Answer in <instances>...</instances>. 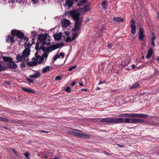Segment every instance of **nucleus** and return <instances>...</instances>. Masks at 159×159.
Instances as JSON below:
<instances>
[{
  "label": "nucleus",
  "instance_id": "obj_1",
  "mask_svg": "<svg viewBox=\"0 0 159 159\" xmlns=\"http://www.w3.org/2000/svg\"><path fill=\"white\" fill-rule=\"evenodd\" d=\"M69 15L75 20L74 28L72 30L74 32L78 31L81 28L82 23V19L80 17V14L78 9L69 11Z\"/></svg>",
  "mask_w": 159,
  "mask_h": 159
},
{
  "label": "nucleus",
  "instance_id": "obj_2",
  "mask_svg": "<svg viewBox=\"0 0 159 159\" xmlns=\"http://www.w3.org/2000/svg\"><path fill=\"white\" fill-rule=\"evenodd\" d=\"M100 121L102 123H115L118 124L120 121V119H117V118H108L100 119Z\"/></svg>",
  "mask_w": 159,
  "mask_h": 159
},
{
  "label": "nucleus",
  "instance_id": "obj_3",
  "mask_svg": "<svg viewBox=\"0 0 159 159\" xmlns=\"http://www.w3.org/2000/svg\"><path fill=\"white\" fill-rule=\"evenodd\" d=\"M48 36H49V34H40L38 36L37 40L39 41L40 43H42V42L46 40Z\"/></svg>",
  "mask_w": 159,
  "mask_h": 159
},
{
  "label": "nucleus",
  "instance_id": "obj_4",
  "mask_svg": "<svg viewBox=\"0 0 159 159\" xmlns=\"http://www.w3.org/2000/svg\"><path fill=\"white\" fill-rule=\"evenodd\" d=\"M40 43L38 42H37L35 44V50L38 51V52H39L40 53V51L41 50H42L43 52H44L45 50V47L43 46V44L41 45V46L39 47V44H40Z\"/></svg>",
  "mask_w": 159,
  "mask_h": 159
},
{
  "label": "nucleus",
  "instance_id": "obj_5",
  "mask_svg": "<svg viewBox=\"0 0 159 159\" xmlns=\"http://www.w3.org/2000/svg\"><path fill=\"white\" fill-rule=\"evenodd\" d=\"M6 41L7 43H10L11 44L15 42L13 36L10 35H7L6 38Z\"/></svg>",
  "mask_w": 159,
  "mask_h": 159
},
{
  "label": "nucleus",
  "instance_id": "obj_6",
  "mask_svg": "<svg viewBox=\"0 0 159 159\" xmlns=\"http://www.w3.org/2000/svg\"><path fill=\"white\" fill-rule=\"evenodd\" d=\"M25 57L22 54H19L17 55L16 58L18 61L21 62L25 61Z\"/></svg>",
  "mask_w": 159,
  "mask_h": 159
},
{
  "label": "nucleus",
  "instance_id": "obj_7",
  "mask_svg": "<svg viewBox=\"0 0 159 159\" xmlns=\"http://www.w3.org/2000/svg\"><path fill=\"white\" fill-rule=\"evenodd\" d=\"M8 67L11 68L16 69L17 67V65L14 61H12L7 63Z\"/></svg>",
  "mask_w": 159,
  "mask_h": 159
},
{
  "label": "nucleus",
  "instance_id": "obj_8",
  "mask_svg": "<svg viewBox=\"0 0 159 159\" xmlns=\"http://www.w3.org/2000/svg\"><path fill=\"white\" fill-rule=\"evenodd\" d=\"M70 25V22L69 20L67 19H64L62 21V25L63 27H67Z\"/></svg>",
  "mask_w": 159,
  "mask_h": 159
},
{
  "label": "nucleus",
  "instance_id": "obj_9",
  "mask_svg": "<svg viewBox=\"0 0 159 159\" xmlns=\"http://www.w3.org/2000/svg\"><path fill=\"white\" fill-rule=\"evenodd\" d=\"M30 48H25L22 52V54L25 57H27L30 54Z\"/></svg>",
  "mask_w": 159,
  "mask_h": 159
},
{
  "label": "nucleus",
  "instance_id": "obj_10",
  "mask_svg": "<svg viewBox=\"0 0 159 159\" xmlns=\"http://www.w3.org/2000/svg\"><path fill=\"white\" fill-rule=\"evenodd\" d=\"M74 3L75 2L74 0H66L65 2V5L70 7L73 6Z\"/></svg>",
  "mask_w": 159,
  "mask_h": 159
},
{
  "label": "nucleus",
  "instance_id": "obj_11",
  "mask_svg": "<svg viewBox=\"0 0 159 159\" xmlns=\"http://www.w3.org/2000/svg\"><path fill=\"white\" fill-rule=\"evenodd\" d=\"M56 49L54 45H51V46L45 48L44 52L48 53L49 52Z\"/></svg>",
  "mask_w": 159,
  "mask_h": 159
},
{
  "label": "nucleus",
  "instance_id": "obj_12",
  "mask_svg": "<svg viewBox=\"0 0 159 159\" xmlns=\"http://www.w3.org/2000/svg\"><path fill=\"white\" fill-rule=\"evenodd\" d=\"M75 3L78 2L79 0H74ZM88 0H80L77 3V5L78 6H83L84 4H85Z\"/></svg>",
  "mask_w": 159,
  "mask_h": 159
},
{
  "label": "nucleus",
  "instance_id": "obj_13",
  "mask_svg": "<svg viewBox=\"0 0 159 159\" xmlns=\"http://www.w3.org/2000/svg\"><path fill=\"white\" fill-rule=\"evenodd\" d=\"M117 119H120V122H118V123H121L124 122L126 123H131V118H126L124 119L123 118H117Z\"/></svg>",
  "mask_w": 159,
  "mask_h": 159
},
{
  "label": "nucleus",
  "instance_id": "obj_14",
  "mask_svg": "<svg viewBox=\"0 0 159 159\" xmlns=\"http://www.w3.org/2000/svg\"><path fill=\"white\" fill-rule=\"evenodd\" d=\"M90 4L88 3L84 7L81 8L80 9L82 10V11L83 12H86L88 11L90 9Z\"/></svg>",
  "mask_w": 159,
  "mask_h": 159
},
{
  "label": "nucleus",
  "instance_id": "obj_15",
  "mask_svg": "<svg viewBox=\"0 0 159 159\" xmlns=\"http://www.w3.org/2000/svg\"><path fill=\"white\" fill-rule=\"evenodd\" d=\"M40 73L38 71H35V73L32 75H29L30 78L33 79H37L40 76Z\"/></svg>",
  "mask_w": 159,
  "mask_h": 159
},
{
  "label": "nucleus",
  "instance_id": "obj_16",
  "mask_svg": "<svg viewBox=\"0 0 159 159\" xmlns=\"http://www.w3.org/2000/svg\"><path fill=\"white\" fill-rule=\"evenodd\" d=\"M144 120L142 119L136 118H131V123H136L143 122Z\"/></svg>",
  "mask_w": 159,
  "mask_h": 159
},
{
  "label": "nucleus",
  "instance_id": "obj_17",
  "mask_svg": "<svg viewBox=\"0 0 159 159\" xmlns=\"http://www.w3.org/2000/svg\"><path fill=\"white\" fill-rule=\"evenodd\" d=\"M153 51L152 48H149L148 51L147 53L146 56V58L147 59L151 57Z\"/></svg>",
  "mask_w": 159,
  "mask_h": 159
},
{
  "label": "nucleus",
  "instance_id": "obj_18",
  "mask_svg": "<svg viewBox=\"0 0 159 159\" xmlns=\"http://www.w3.org/2000/svg\"><path fill=\"white\" fill-rule=\"evenodd\" d=\"M22 89L24 91L30 93H34V92L32 89L28 88L27 87H22Z\"/></svg>",
  "mask_w": 159,
  "mask_h": 159
},
{
  "label": "nucleus",
  "instance_id": "obj_19",
  "mask_svg": "<svg viewBox=\"0 0 159 159\" xmlns=\"http://www.w3.org/2000/svg\"><path fill=\"white\" fill-rule=\"evenodd\" d=\"M62 35V34L61 32L59 33L58 34H54V39L56 40H60L61 39Z\"/></svg>",
  "mask_w": 159,
  "mask_h": 159
},
{
  "label": "nucleus",
  "instance_id": "obj_20",
  "mask_svg": "<svg viewBox=\"0 0 159 159\" xmlns=\"http://www.w3.org/2000/svg\"><path fill=\"white\" fill-rule=\"evenodd\" d=\"M112 20L114 22H123L124 19L121 17H113Z\"/></svg>",
  "mask_w": 159,
  "mask_h": 159
},
{
  "label": "nucleus",
  "instance_id": "obj_21",
  "mask_svg": "<svg viewBox=\"0 0 159 159\" xmlns=\"http://www.w3.org/2000/svg\"><path fill=\"white\" fill-rule=\"evenodd\" d=\"M25 34L24 33L20 30H17L16 36L19 39H22L24 37Z\"/></svg>",
  "mask_w": 159,
  "mask_h": 159
},
{
  "label": "nucleus",
  "instance_id": "obj_22",
  "mask_svg": "<svg viewBox=\"0 0 159 159\" xmlns=\"http://www.w3.org/2000/svg\"><path fill=\"white\" fill-rule=\"evenodd\" d=\"M38 63L36 61H30L27 63V65L30 67L32 66H35L37 65Z\"/></svg>",
  "mask_w": 159,
  "mask_h": 159
},
{
  "label": "nucleus",
  "instance_id": "obj_23",
  "mask_svg": "<svg viewBox=\"0 0 159 159\" xmlns=\"http://www.w3.org/2000/svg\"><path fill=\"white\" fill-rule=\"evenodd\" d=\"M2 59L4 61L8 62H10L12 60V59L11 57H3Z\"/></svg>",
  "mask_w": 159,
  "mask_h": 159
},
{
  "label": "nucleus",
  "instance_id": "obj_24",
  "mask_svg": "<svg viewBox=\"0 0 159 159\" xmlns=\"http://www.w3.org/2000/svg\"><path fill=\"white\" fill-rule=\"evenodd\" d=\"M90 135L88 134L81 133L80 138L84 139H89L90 138Z\"/></svg>",
  "mask_w": 159,
  "mask_h": 159
},
{
  "label": "nucleus",
  "instance_id": "obj_25",
  "mask_svg": "<svg viewBox=\"0 0 159 159\" xmlns=\"http://www.w3.org/2000/svg\"><path fill=\"white\" fill-rule=\"evenodd\" d=\"M148 115L145 114H136L135 117L145 118Z\"/></svg>",
  "mask_w": 159,
  "mask_h": 159
},
{
  "label": "nucleus",
  "instance_id": "obj_26",
  "mask_svg": "<svg viewBox=\"0 0 159 159\" xmlns=\"http://www.w3.org/2000/svg\"><path fill=\"white\" fill-rule=\"evenodd\" d=\"M39 57V55L38 52H36L35 53V57L32 58V60L34 61H36L37 62Z\"/></svg>",
  "mask_w": 159,
  "mask_h": 159
},
{
  "label": "nucleus",
  "instance_id": "obj_27",
  "mask_svg": "<svg viewBox=\"0 0 159 159\" xmlns=\"http://www.w3.org/2000/svg\"><path fill=\"white\" fill-rule=\"evenodd\" d=\"M131 33L133 34H134L136 33V26L135 25H133L131 26Z\"/></svg>",
  "mask_w": 159,
  "mask_h": 159
},
{
  "label": "nucleus",
  "instance_id": "obj_28",
  "mask_svg": "<svg viewBox=\"0 0 159 159\" xmlns=\"http://www.w3.org/2000/svg\"><path fill=\"white\" fill-rule=\"evenodd\" d=\"M102 6L103 8L104 9H107V1H104L102 2Z\"/></svg>",
  "mask_w": 159,
  "mask_h": 159
},
{
  "label": "nucleus",
  "instance_id": "obj_29",
  "mask_svg": "<svg viewBox=\"0 0 159 159\" xmlns=\"http://www.w3.org/2000/svg\"><path fill=\"white\" fill-rule=\"evenodd\" d=\"M81 133H78L76 132L73 131L71 132V134L73 135L78 137L80 138Z\"/></svg>",
  "mask_w": 159,
  "mask_h": 159
},
{
  "label": "nucleus",
  "instance_id": "obj_30",
  "mask_svg": "<svg viewBox=\"0 0 159 159\" xmlns=\"http://www.w3.org/2000/svg\"><path fill=\"white\" fill-rule=\"evenodd\" d=\"M50 70L49 67L48 66L42 68V72L44 73H45Z\"/></svg>",
  "mask_w": 159,
  "mask_h": 159
},
{
  "label": "nucleus",
  "instance_id": "obj_31",
  "mask_svg": "<svg viewBox=\"0 0 159 159\" xmlns=\"http://www.w3.org/2000/svg\"><path fill=\"white\" fill-rule=\"evenodd\" d=\"M44 60V58L43 57H42V56L41 57L39 55V59L37 62L39 64H40Z\"/></svg>",
  "mask_w": 159,
  "mask_h": 159
},
{
  "label": "nucleus",
  "instance_id": "obj_32",
  "mask_svg": "<svg viewBox=\"0 0 159 159\" xmlns=\"http://www.w3.org/2000/svg\"><path fill=\"white\" fill-rule=\"evenodd\" d=\"M64 45V43H57L56 44H54V45L55 46V48L56 49H57L61 46H63Z\"/></svg>",
  "mask_w": 159,
  "mask_h": 159
},
{
  "label": "nucleus",
  "instance_id": "obj_33",
  "mask_svg": "<svg viewBox=\"0 0 159 159\" xmlns=\"http://www.w3.org/2000/svg\"><path fill=\"white\" fill-rule=\"evenodd\" d=\"M17 30H11V34L12 36H13L17 35Z\"/></svg>",
  "mask_w": 159,
  "mask_h": 159
},
{
  "label": "nucleus",
  "instance_id": "obj_34",
  "mask_svg": "<svg viewBox=\"0 0 159 159\" xmlns=\"http://www.w3.org/2000/svg\"><path fill=\"white\" fill-rule=\"evenodd\" d=\"M73 41V40L72 38H71L69 37H67L65 39V41L68 43L71 42Z\"/></svg>",
  "mask_w": 159,
  "mask_h": 159
},
{
  "label": "nucleus",
  "instance_id": "obj_35",
  "mask_svg": "<svg viewBox=\"0 0 159 159\" xmlns=\"http://www.w3.org/2000/svg\"><path fill=\"white\" fill-rule=\"evenodd\" d=\"M139 86V84L136 83L135 84L133 85V86H131L130 87V89H134L136 88L137 87H138Z\"/></svg>",
  "mask_w": 159,
  "mask_h": 159
},
{
  "label": "nucleus",
  "instance_id": "obj_36",
  "mask_svg": "<svg viewBox=\"0 0 159 159\" xmlns=\"http://www.w3.org/2000/svg\"><path fill=\"white\" fill-rule=\"evenodd\" d=\"M144 35L143 34H139L138 38L140 40H143L144 37Z\"/></svg>",
  "mask_w": 159,
  "mask_h": 159
},
{
  "label": "nucleus",
  "instance_id": "obj_37",
  "mask_svg": "<svg viewBox=\"0 0 159 159\" xmlns=\"http://www.w3.org/2000/svg\"><path fill=\"white\" fill-rule=\"evenodd\" d=\"M127 117H135L136 113H128L127 114Z\"/></svg>",
  "mask_w": 159,
  "mask_h": 159
},
{
  "label": "nucleus",
  "instance_id": "obj_38",
  "mask_svg": "<svg viewBox=\"0 0 159 159\" xmlns=\"http://www.w3.org/2000/svg\"><path fill=\"white\" fill-rule=\"evenodd\" d=\"M44 52V53L42 54V57H43L44 58H45V59H46L48 57V52Z\"/></svg>",
  "mask_w": 159,
  "mask_h": 159
},
{
  "label": "nucleus",
  "instance_id": "obj_39",
  "mask_svg": "<svg viewBox=\"0 0 159 159\" xmlns=\"http://www.w3.org/2000/svg\"><path fill=\"white\" fill-rule=\"evenodd\" d=\"M77 67V66L76 65H74L73 66H71L69 67V69H68V70L69 71H71L73 69H75Z\"/></svg>",
  "mask_w": 159,
  "mask_h": 159
},
{
  "label": "nucleus",
  "instance_id": "obj_40",
  "mask_svg": "<svg viewBox=\"0 0 159 159\" xmlns=\"http://www.w3.org/2000/svg\"><path fill=\"white\" fill-rule=\"evenodd\" d=\"M24 46H26L27 47H28V48H30V47L31 46V44H30V43H24Z\"/></svg>",
  "mask_w": 159,
  "mask_h": 159
},
{
  "label": "nucleus",
  "instance_id": "obj_41",
  "mask_svg": "<svg viewBox=\"0 0 159 159\" xmlns=\"http://www.w3.org/2000/svg\"><path fill=\"white\" fill-rule=\"evenodd\" d=\"M60 56L59 55H56L53 59L52 60L53 61V62H54L57 59L59 58H60Z\"/></svg>",
  "mask_w": 159,
  "mask_h": 159
},
{
  "label": "nucleus",
  "instance_id": "obj_42",
  "mask_svg": "<svg viewBox=\"0 0 159 159\" xmlns=\"http://www.w3.org/2000/svg\"><path fill=\"white\" fill-rule=\"evenodd\" d=\"M12 151L13 153L16 156L18 157L19 156L18 155V153L14 149L12 148Z\"/></svg>",
  "mask_w": 159,
  "mask_h": 159
},
{
  "label": "nucleus",
  "instance_id": "obj_43",
  "mask_svg": "<svg viewBox=\"0 0 159 159\" xmlns=\"http://www.w3.org/2000/svg\"><path fill=\"white\" fill-rule=\"evenodd\" d=\"M130 26H132V25H135V22L134 20L133 19V18H132V20H131L130 21Z\"/></svg>",
  "mask_w": 159,
  "mask_h": 159
},
{
  "label": "nucleus",
  "instance_id": "obj_44",
  "mask_svg": "<svg viewBox=\"0 0 159 159\" xmlns=\"http://www.w3.org/2000/svg\"><path fill=\"white\" fill-rule=\"evenodd\" d=\"M9 120L8 119H7L5 118H4L3 117L0 116V121H6L7 122H8Z\"/></svg>",
  "mask_w": 159,
  "mask_h": 159
},
{
  "label": "nucleus",
  "instance_id": "obj_45",
  "mask_svg": "<svg viewBox=\"0 0 159 159\" xmlns=\"http://www.w3.org/2000/svg\"><path fill=\"white\" fill-rule=\"evenodd\" d=\"M77 34H78L77 33H75L73 34L72 38L73 40L77 37Z\"/></svg>",
  "mask_w": 159,
  "mask_h": 159
},
{
  "label": "nucleus",
  "instance_id": "obj_46",
  "mask_svg": "<svg viewBox=\"0 0 159 159\" xmlns=\"http://www.w3.org/2000/svg\"><path fill=\"white\" fill-rule=\"evenodd\" d=\"M65 91L68 93H70L71 92V89L69 87H67L65 89Z\"/></svg>",
  "mask_w": 159,
  "mask_h": 159
},
{
  "label": "nucleus",
  "instance_id": "obj_47",
  "mask_svg": "<svg viewBox=\"0 0 159 159\" xmlns=\"http://www.w3.org/2000/svg\"><path fill=\"white\" fill-rule=\"evenodd\" d=\"M24 155L27 159H30L29 156L30 155V154L29 153H28V152H26L24 154Z\"/></svg>",
  "mask_w": 159,
  "mask_h": 159
},
{
  "label": "nucleus",
  "instance_id": "obj_48",
  "mask_svg": "<svg viewBox=\"0 0 159 159\" xmlns=\"http://www.w3.org/2000/svg\"><path fill=\"white\" fill-rule=\"evenodd\" d=\"M26 79L29 83H33L34 82V80L32 79L27 78H26Z\"/></svg>",
  "mask_w": 159,
  "mask_h": 159
},
{
  "label": "nucleus",
  "instance_id": "obj_49",
  "mask_svg": "<svg viewBox=\"0 0 159 159\" xmlns=\"http://www.w3.org/2000/svg\"><path fill=\"white\" fill-rule=\"evenodd\" d=\"M139 34H143V31L142 28H139Z\"/></svg>",
  "mask_w": 159,
  "mask_h": 159
},
{
  "label": "nucleus",
  "instance_id": "obj_50",
  "mask_svg": "<svg viewBox=\"0 0 159 159\" xmlns=\"http://www.w3.org/2000/svg\"><path fill=\"white\" fill-rule=\"evenodd\" d=\"M61 77L60 76L58 75L56 77L55 80H61Z\"/></svg>",
  "mask_w": 159,
  "mask_h": 159
},
{
  "label": "nucleus",
  "instance_id": "obj_51",
  "mask_svg": "<svg viewBox=\"0 0 159 159\" xmlns=\"http://www.w3.org/2000/svg\"><path fill=\"white\" fill-rule=\"evenodd\" d=\"M31 33L32 34L33 37H34L36 35V32L35 31H31Z\"/></svg>",
  "mask_w": 159,
  "mask_h": 159
},
{
  "label": "nucleus",
  "instance_id": "obj_52",
  "mask_svg": "<svg viewBox=\"0 0 159 159\" xmlns=\"http://www.w3.org/2000/svg\"><path fill=\"white\" fill-rule=\"evenodd\" d=\"M20 65L22 68H24L25 67V63L24 62L22 63Z\"/></svg>",
  "mask_w": 159,
  "mask_h": 159
},
{
  "label": "nucleus",
  "instance_id": "obj_53",
  "mask_svg": "<svg viewBox=\"0 0 159 159\" xmlns=\"http://www.w3.org/2000/svg\"><path fill=\"white\" fill-rule=\"evenodd\" d=\"M59 55L60 56V57L61 56V57L63 58L65 56L64 54L62 52H61L60 54V55Z\"/></svg>",
  "mask_w": 159,
  "mask_h": 159
},
{
  "label": "nucleus",
  "instance_id": "obj_54",
  "mask_svg": "<svg viewBox=\"0 0 159 159\" xmlns=\"http://www.w3.org/2000/svg\"><path fill=\"white\" fill-rule=\"evenodd\" d=\"M42 43H43V45H47V42L46 41V40L44 41L43 42H42Z\"/></svg>",
  "mask_w": 159,
  "mask_h": 159
},
{
  "label": "nucleus",
  "instance_id": "obj_55",
  "mask_svg": "<svg viewBox=\"0 0 159 159\" xmlns=\"http://www.w3.org/2000/svg\"><path fill=\"white\" fill-rule=\"evenodd\" d=\"M0 69H3V70H5V68L4 67H3L2 66V65L0 64Z\"/></svg>",
  "mask_w": 159,
  "mask_h": 159
},
{
  "label": "nucleus",
  "instance_id": "obj_56",
  "mask_svg": "<svg viewBox=\"0 0 159 159\" xmlns=\"http://www.w3.org/2000/svg\"><path fill=\"white\" fill-rule=\"evenodd\" d=\"M103 153H104V154H105L107 155H110V154L109 153L107 152L106 151H103Z\"/></svg>",
  "mask_w": 159,
  "mask_h": 159
},
{
  "label": "nucleus",
  "instance_id": "obj_57",
  "mask_svg": "<svg viewBox=\"0 0 159 159\" xmlns=\"http://www.w3.org/2000/svg\"><path fill=\"white\" fill-rule=\"evenodd\" d=\"M155 37L154 35H153L152 38L151 39V41H154V40L155 39Z\"/></svg>",
  "mask_w": 159,
  "mask_h": 159
},
{
  "label": "nucleus",
  "instance_id": "obj_58",
  "mask_svg": "<svg viewBox=\"0 0 159 159\" xmlns=\"http://www.w3.org/2000/svg\"><path fill=\"white\" fill-rule=\"evenodd\" d=\"M75 81H74L72 83H71L70 84V85L71 86H74L75 85Z\"/></svg>",
  "mask_w": 159,
  "mask_h": 159
},
{
  "label": "nucleus",
  "instance_id": "obj_59",
  "mask_svg": "<svg viewBox=\"0 0 159 159\" xmlns=\"http://www.w3.org/2000/svg\"><path fill=\"white\" fill-rule=\"evenodd\" d=\"M151 43L152 45L153 46H155V43H154V41H151Z\"/></svg>",
  "mask_w": 159,
  "mask_h": 159
},
{
  "label": "nucleus",
  "instance_id": "obj_60",
  "mask_svg": "<svg viewBox=\"0 0 159 159\" xmlns=\"http://www.w3.org/2000/svg\"><path fill=\"white\" fill-rule=\"evenodd\" d=\"M108 47L109 48H111L112 47V45L111 44V43H109L108 45Z\"/></svg>",
  "mask_w": 159,
  "mask_h": 159
},
{
  "label": "nucleus",
  "instance_id": "obj_61",
  "mask_svg": "<svg viewBox=\"0 0 159 159\" xmlns=\"http://www.w3.org/2000/svg\"><path fill=\"white\" fill-rule=\"evenodd\" d=\"M32 43L31 44V45L32 44H35V41H34V39L33 38L32 39Z\"/></svg>",
  "mask_w": 159,
  "mask_h": 159
},
{
  "label": "nucleus",
  "instance_id": "obj_62",
  "mask_svg": "<svg viewBox=\"0 0 159 159\" xmlns=\"http://www.w3.org/2000/svg\"><path fill=\"white\" fill-rule=\"evenodd\" d=\"M117 145L120 147H124V146L123 145H121V144H117Z\"/></svg>",
  "mask_w": 159,
  "mask_h": 159
},
{
  "label": "nucleus",
  "instance_id": "obj_63",
  "mask_svg": "<svg viewBox=\"0 0 159 159\" xmlns=\"http://www.w3.org/2000/svg\"><path fill=\"white\" fill-rule=\"evenodd\" d=\"M60 158V157L57 156L56 157H55L54 158H52L51 159H59V158Z\"/></svg>",
  "mask_w": 159,
  "mask_h": 159
},
{
  "label": "nucleus",
  "instance_id": "obj_64",
  "mask_svg": "<svg viewBox=\"0 0 159 159\" xmlns=\"http://www.w3.org/2000/svg\"><path fill=\"white\" fill-rule=\"evenodd\" d=\"M6 83L8 85H10V84H11V83L10 81H7V82H6Z\"/></svg>",
  "mask_w": 159,
  "mask_h": 159
}]
</instances>
